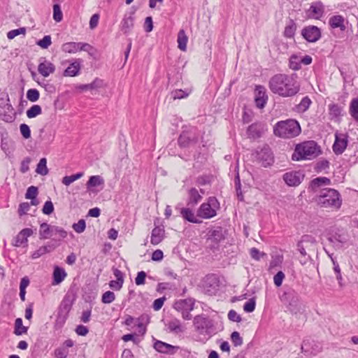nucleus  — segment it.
Listing matches in <instances>:
<instances>
[{
	"label": "nucleus",
	"instance_id": "3",
	"mask_svg": "<svg viewBox=\"0 0 358 358\" xmlns=\"http://www.w3.org/2000/svg\"><path fill=\"white\" fill-rule=\"evenodd\" d=\"M75 301L76 296L74 294L68 292L64 295L57 310L56 319L54 323L55 330H59L64 327Z\"/></svg>",
	"mask_w": 358,
	"mask_h": 358
},
{
	"label": "nucleus",
	"instance_id": "12",
	"mask_svg": "<svg viewBox=\"0 0 358 358\" xmlns=\"http://www.w3.org/2000/svg\"><path fill=\"white\" fill-rule=\"evenodd\" d=\"M301 36L309 43H315L322 36L321 29L315 25L304 27L301 30Z\"/></svg>",
	"mask_w": 358,
	"mask_h": 358
},
{
	"label": "nucleus",
	"instance_id": "5",
	"mask_svg": "<svg viewBox=\"0 0 358 358\" xmlns=\"http://www.w3.org/2000/svg\"><path fill=\"white\" fill-rule=\"evenodd\" d=\"M194 327L196 331L204 336L201 339L203 343L207 341L213 335L216 334V329L214 322L208 317L203 315H199L194 317L193 321Z\"/></svg>",
	"mask_w": 358,
	"mask_h": 358
},
{
	"label": "nucleus",
	"instance_id": "4",
	"mask_svg": "<svg viewBox=\"0 0 358 358\" xmlns=\"http://www.w3.org/2000/svg\"><path fill=\"white\" fill-rule=\"evenodd\" d=\"M301 133L299 123L293 119L278 121L273 126V134L282 138H292Z\"/></svg>",
	"mask_w": 358,
	"mask_h": 358
},
{
	"label": "nucleus",
	"instance_id": "28",
	"mask_svg": "<svg viewBox=\"0 0 358 358\" xmlns=\"http://www.w3.org/2000/svg\"><path fill=\"white\" fill-rule=\"evenodd\" d=\"M201 199L202 196L195 187H192L188 190L187 206L193 207L197 205Z\"/></svg>",
	"mask_w": 358,
	"mask_h": 358
},
{
	"label": "nucleus",
	"instance_id": "52",
	"mask_svg": "<svg viewBox=\"0 0 358 358\" xmlns=\"http://www.w3.org/2000/svg\"><path fill=\"white\" fill-rule=\"evenodd\" d=\"M40 97V93L36 89H29L27 92V98L31 102H36Z\"/></svg>",
	"mask_w": 358,
	"mask_h": 358
},
{
	"label": "nucleus",
	"instance_id": "21",
	"mask_svg": "<svg viewBox=\"0 0 358 358\" xmlns=\"http://www.w3.org/2000/svg\"><path fill=\"white\" fill-rule=\"evenodd\" d=\"M74 345V342L71 339L66 340L62 345L56 348L54 352L56 358H66L69 354V348Z\"/></svg>",
	"mask_w": 358,
	"mask_h": 358
},
{
	"label": "nucleus",
	"instance_id": "10",
	"mask_svg": "<svg viewBox=\"0 0 358 358\" xmlns=\"http://www.w3.org/2000/svg\"><path fill=\"white\" fill-rule=\"evenodd\" d=\"M62 50L66 53L73 54L76 53L78 51H85L87 52L90 55H92V51L94 48L87 43H82V42H67L64 43L61 48Z\"/></svg>",
	"mask_w": 358,
	"mask_h": 358
},
{
	"label": "nucleus",
	"instance_id": "25",
	"mask_svg": "<svg viewBox=\"0 0 358 358\" xmlns=\"http://www.w3.org/2000/svg\"><path fill=\"white\" fill-rule=\"evenodd\" d=\"M194 299L187 298L185 299H180L174 303L173 308L178 310H192L194 307Z\"/></svg>",
	"mask_w": 358,
	"mask_h": 358
},
{
	"label": "nucleus",
	"instance_id": "24",
	"mask_svg": "<svg viewBox=\"0 0 358 358\" xmlns=\"http://www.w3.org/2000/svg\"><path fill=\"white\" fill-rule=\"evenodd\" d=\"M113 271L116 280H110L109 287L114 290L119 291L122 289L124 283V274L120 270L116 268H113Z\"/></svg>",
	"mask_w": 358,
	"mask_h": 358
},
{
	"label": "nucleus",
	"instance_id": "63",
	"mask_svg": "<svg viewBox=\"0 0 358 358\" xmlns=\"http://www.w3.org/2000/svg\"><path fill=\"white\" fill-rule=\"evenodd\" d=\"M38 194V187L35 186H30L27 189L25 198L27 199H34Z\"/></svg>",
	"mask_w": 358,
	"mask_h": 358
},
{
	"label": "nucleus",
	"instance_id": "36",
	"mask_svg": "<svg viewBox=\"0 0 358 358\" xmlns=\"http://www.w3.org/2000/svg\"><path fill=\"white\" fill-rule=\"evenodd\" d=\"M104 180L100 176H92L90 177L88 181L87 182L86 186L87 189L89 191L94 192L92 188L94 187H98L100 185H103Z\"/></svg>",
	"mask_w": 358,
	"mask_h": 358
},
{
	"label": "nucleus",
	"instance_id": "18",
	"mask_svg": "<svg viewBox=\"0 0 358 358\" xmlns=\"http://www.w3.org/2000/svg\"><path fill=\"white\" fill-rule=\"evenodd\" d=\"M55 71V65L48 61L45 57H41L39 58V64L38 66V73L44 77L49 76Z\"/></svg>",
	"mask_w": 358,
	"mask_h": 358
},
{
	"label": "nucleus",
	"instance_id": "11",
	"mask_svg": "<svg viewBox=\"0 0 358 358\" xmlns=\"http://www.w3.org/2000/svg\"><path fill=\"white\" fill-rule=\"evenodd\" d=\"M256 158L264 167H268L274 162L273 152L267 145L256 150Z\"/></svg>",
	"mask_w": 358,
	"mask_h": 358
},
{
	"label": "nucleus",
	"instance_id": "33",
	"mask_svg": "<svg viewBox=\"0 0 358 358\" xmlns=\"http://www.w3.org/2000/svg\"><path fill=\"white\" fill-rule=\"evenodd\" d=\"M309 16L314 19H320L324 13V7L320 2L313 3L309 10Z\"/></svg>",
	"mask_w": 358,
	"mask_h": 358
},
{
	"label": "nucleus",
	"instance_id": "19",
	"mask_svg": "<svg viewBox=\"0 0 358 358\" xmlns=\"http://www.w3.org/2000/svg\"><path fill=\"white\" fill-rule=\"evenodd\" d=\"M255 91V105L258 108L262 109L265 107L268 101V95L266 94V89L262 85H257L256 86Z\"/></svg>",
	"mask_w": 358,
	"mask_h": 358
},
{
	"label": "nucleus",
	"instance_id": "23",
	"mask_svg": "<svg viewBox=\"0 0 358 358\" xmlns=\"http://www.w3.org/2000/svg\"><path fill=\"white\" fill-rule=\"evenodd\" d=\"M154 348L159 352L174 354L179 349L178 346H173L161 341H156L153 345Z\"/></svg>",
	"mask_w": 358,
	"mask_h": 358
},
{
	"label": "nucleus",
	"instance_id": "8",
	"mask_svg": "<svg viewBox=\"0 0 358 358\" xmlns=\"http://www.w3.org/2000/svg\"><path fill=\"white\" fill-rule=\"evenodd\" d=\"M220 203L215 196H210L207 202L203 203L197 210L196 216L202 219H210L217 215Z\"/></svg>",
	"mask_w": 358,
	"mask_h": 358
},
{
	"label": "nucleus",
	"instance_id": "54",
	"mask_svg": "<svg viewBox=\"0 0 358 358\" xmlns=\"http://www.w3.org/2000/svg\"><path fill=\"white\" fill-rule=\"evenodd\" d=\"M52 43L51 36L50 35L45 36L42 39L38 40L36 44L43 49H47Z\"/></svg>",
	"mask_w": 358,
	"mask_h": 358
},
{
	"label": "nucleus",
	"instance_id": "35",
	"mask_svg": "<svg viewBox=\"0 0 358 358\" xmlns=\"http://www.w3.org/2000/svg\"><path fill=\"white\" fill-rule=\"evenodd\" d=\"M66 275L67 274L63 268L58 266H55L53 271L52 285H55L60 284L64 280Z\"/></svg>",
	"mask_w": 358,
	"mask_h": 358
},
{
	"label": "nucleus",
	"instance_id": "37",
	"mask_svg": "<svg viewBox=\"0 0 358 358\" xmlns=\"http://www.w3.org/2000/svg\"><path fill=\"white\" fill-rule=\"evenodd\" d=\"M296 27L297 26L296 22L293 20L290 19L288 24H287L285 27L283 36L287 38H294Z\"/></svg>",
	"mask_w": 358,
	"mask_h": 358
},
{
	"label": "nucleus",
	"instance_id": "16",
	"mask_svg": "<svg viewBox=\"0 0 358 358\" xmlns=\"http://www.w3.org/2000/svg\"><path fill=\"white\" fill-rule=\"evenodd\" d=\"M195 129H191L189 131H182L180 135L178 143L180 147L187 148L192 143H196L199 137L194 132Z\"/></svg>",
	"mask_w": 358,
	"mask_h": 358
},
{
	"label": "nucleus",
	"instance_id": "50",
	"mask_svg": "<svg viewBox=\"0 0 358 358\" xmlns=\"http://www.w3.org/2000/svg\"><path fill=\"white\" fill-rule=\"evenodd\" d=\"M329 115L333 117H338L341 115L342 108L336 103L329 105Z\"/></svg>",
	"mask_w": 358,
	"mask_h": 358
},
{
	"label": "nucleus",
	"instance_id": "56",
	"mask_svg": "<svg viewBox=\"0 0 358 358\" xmlns=\"http://www.w3.org/2000/svg\"><path fill=\"white\" fill-rule=\"evenodd\" d=\"M256 301L255 298L250 299L243 306V310L246 313H252L255 310Z\"/></svg>",
	"mask_w": 358,
	"mask_h": 358
},
{
	"label": "nucleus",
	"instance_id": "64",
	"mask_svg": "<svg viewBox=\"0 0 358 358\" xmlns=\"http://www.w3.org/2000/svg\"><path fill=\"white\" fill-rule=\"evenodd\" d=\"M20 131L22 136L24 138L27 139L31 137V130H30L29 127L27 124H26L24 123L21 124L20 126Z\"/></svg>",
	"mask_w": 358,
	"mask_h": 358
},
{
	"label": "nucleus",
	"instance_id": "40",
	"mask_svg": "<svg viewBox=\"0 0 358 358\" xmlns=\"http://www.w3.org/2000/svg\"><path fill=\"white\" fill-rule=\"evenodd\" d=\"M168 329L169 331L174 334H180L183 332L184 329L180 320L174 319L171 320L168 324Z\"/></svg>",
	"mask_w": 358,
	"mask_h": 358
},
{
	"label": "nucleus",
	"instance_id": "47",
	"mask_svg": "<svg viewBox=\"0 0 358 358\" xmlns=\"http://www.w3.org/2000/svg\"><path fill=\"white\" fill-rule=\"evenodd\" d=\"M83 176V172H79L71 176H66L62 178V183L66 186H69L76 180L80 179Z\"/></svg>",
	"mask_w": 358,
	"mask_h": 358
},
{
	"label": "nucleus",
	"instance_id": "45",
	"mask_svg": "<svg viewBox=\"0 0 358 358\" xmlns=\"http://www.w3.org/2000/svg\"><path fill=\"white\" fill-rule=\"evenodd\" d=\"M329 256L330 257L331 261H332V263H333V265H334V271L336 273V279L338 282V284L340 286H343V278H342V275H341V268H340V266H339V264L337 262L336 260H335L333 257H332V255H329Z\"/></svg>",
	"mask_w": 358,
	"mask_h": 358
},
{
	"label": "nucleus",
	"instance_id": "38",
	"mask_svg": "<svg viewBox=\"0 0 358 358\" xmlns=\"http://www.w3.org/2000/svg\"><path fill=\"white\" fill-rule=\"evenodd\" d=\"M55 246L53 244H47L45 245L40 247L37 250L34 251L31 255L33 259H37L41 256L49 253L54 250Z\"/></svg>",
	"mask_w": 358,
	"mask_h": 358
},
{
	"label": "nucleus",
	"instance_id": "44",
	"mask_svg": "<svg viewBox=\"0 0 358 358\" xmlns=\"http://www.w3.org/2000/svg\"><path fill=\"white\" fill-rule=\"evenodd\" d=\"M349 113L352 117L358 122V96L352 99L350 103Z\"/></svg>",
	"mask_w": 358,
	"mask_h": 358
},
{
	"label": "nucleus",
	"instance_id": "7",
	"mask_svg": "<svg viewBox=\"0 0 358 358\" xmlns=\"http://www.w3.org/2000/svg\"><path fill=\"white\" fill-rule=\"evenodd\" d=\"M280 299L292 314L300 313L301 310L300 296L294 289L289 287L285 290L280 296Z\"/></svg>",
	"mask_w": 358,
	"mask_h": 358
},
{
	"label": "nucleus",
	"instance_id": "42",
	"mask_svg": "<svg viewBox=\"0 0 358 358\" xmlns=\"http://www.w3.org/2000/svg\"><path fill=\"white\" fill-rule=\"evenodd\" d=\"M27 331L28 327L23 326L22 318H17L15 321V328L13 333L16 336H21L24 334H27Z\"/></svg>",
	"mask_w": 358,
	"mask_h": 358
},
{
	"label": "nucleus",
	"instance_id": "22",
	"mask_svg": "<svg viewBox=\"0 0 358 358\" xmlns=\"http://www.w3.org/2000/svg\"><path fill=\"white\" fill-rule=\"evenodd\" d=\"M225 231L222 227H215L208 232V239L218 243L225 238Z\"/></svg>",
	"mask_w": 358,
	"mask_h": 358
},
{
	"label": "nucleus",
	"instance_id": "61",
	"mask_svg": "<svg viewBox=\"0 0 358 358\" xmlns=\"http://www.w3.org/2000/svg\"><path fill=\"white\" fill-rule=\"evenodd\" d=\"M329 162L327 159H322V160H320L317 162V164L315 166V170L317 172H320V171L329 168Z\"/></svg>",
	"mask_w": 358,
	"mask_h": 358
},
{
	"label": "nucleus",
	"instance_id": "13",
	"mask_svg": "<svg viewBox=\"0 0 358 358\" xmlns=\"http://www.w3.org/2000/svg\"><path fill=\"white\" fill-rule=\"evenodd\" d=\"M348 143V134L338 133L335 134V141L332 146L333 152L336 155H340L344 152Z\"/></svg>",
	"mask_w": 358,
	"mask_h": 358
},
{
	"label": "nucleus",
	"instance_id": "26",
	"mask_svg": "<svg viewBox=\"0 0 358 358\" xmlns=\"http://www.w3.org/2000/svg\"><path fill=\"white\" fill-rule=\"evenodd\" d=\"M33 233L31 229L25 228L21 230L15 238V243L13 245L20 247L23 244H26L28 242L27 238L29 237Z\"/></svg>",
	"mask_w": 358,
	"mask_h": 358
},
{
	"label": "nucleus",
	"instance_id": "55",
	"mask_svg": "<svg viewBox=\"0 0 358 358\" xmlns=\"http://www.w3.org/2000/svg\"><path fill=\"white\" fill-rule=\"evenodd\" d=\"M283 259L284 257L282 255H277L272 257V259L270 262V268L280 266L283 262Z\"/></svg>",
	"mask_w": 358,
	"mask_h": 358
},
{
	"label": "nucleus",
	"instance_id": "34",
	"mask_svg": "<svg viewBox=\"0 0 358 358\" xmlns=\"http://www.w3.org/2000/svg\"><path fill=\"white\" fill-rule=\"evenodd\" d=\"M312 101L308 96H306L302 98L300 103L295 105L293 110L298 113H303L308 110Z\"/></svg>",
	"mask_w": 358,
	"mask_h": 358
},
{
	"label": "nucleus",
	"instance_id": "60",
	"mask_svg": "<svg viewBox=\"0 0 358 358\" xmlns=\"http://www.w3.org/2000/svg\"><path fill=\"white\" fill-rule=\"evenodd\" d=\"M231 339L234 346H241L243 344V338L238 331H234L231 334Z\"/></svg>",
	"mask_w": 358,
	"mask_h": 358
},
{
	"label": "nucleus",
	"instance_id": "53",
	"mask_svg": "<svg viewBox=\"0 0 358 358\" xmlns=\"http://www.w3.org/2000/svg\"><path fill=\"white\" fill-rule=\"evenodd\" d=\"M115 299V295L114 292L111 291H107L102 294L101 302L103 303H110Z\"/></svg>",
	"mask_w": 358,
	"mask_h": 358
},
{
	"label": "nucleus",
	"instance_id": "31",
	"mask_svg": "<svg viewBox=\"0 0 358 358\" xmlns=\"http://www.w3.org/2000/svg\"><path fill=\"white\" fill-rule=\"evenodd\" d=\"M80 59L75 60L64 71V76L73 77L78 75L80 70Z\"/></svg>",
	"mask_w": 358,
	"mask_h": 358
},
{
	"label": "nucleus",
	"instance_id": "48",
	"mask_svg": "<svg viewBox=\"0 0 358 358\" xmlns=\"http://www.w3.org/2000/svg\"><path fill=\"white\" fill-rule=\"evenodd\" d=\"M103 82L102 80L99 78H96L91 83L83 85V86H81V89L84 90L98 89L101 87L103 86Z\"/></svg>",
	"mask_w": 358,
	"mask_h": 358
},
{
	"label": "nucleus",
	"instance_id": "15",
	"mask_svg": "<svg viewBox=\"0 0 358 358\" xmlns=\"http://www.w3.org/2000/svg\"><path fill=\"white\" fill-rule=\"evenodd\" d=\"M266 130V126L261 122L251 124L246 129V135L250 140H256L261 138Z\"/></svg>",
	"mask_w": 358,
	"mask_h": 358
},
{
	"label": "nucleus",
	"instance_id": "9",
	"mask_svg": "<svg viewBox=\"0 0 358 358\" xmlns=\"http://www.w3.org/2000/svg\"><path fill=\"white\" fill-rule=\"evenodd\" d=\"M327 236V240L336 249L341 248L348 241L347 234L343 230L338 228L331 229Z\"/></svg>",
	"mask_w": 358,
	"mask_h": 358
},
{
	"label": "nucleus",
	"instance_id": "41",
	"mask_svg": "<svg viewBox=\"0 0 358 358\" xmlns=\"http://www.w3.org/2000/svg\"><path fill=\"white\" fill-rule=\"evenodd\" d=\"M52 232V226L46 222H43L40 225L39 237L40 239H46L50 236Z\"/></svg>",
	"mask_w": 358,
	"mask_h": 358
},
{
	"label": "nucleus",
	"instance_id": "43",
	"mask_svg": "<svg viewBox=\"0 0 358 358\" xmlns=\"http://www.w3.org/2000/svg\"><path fill=\"white\" fill-rule=\"evenodd\" d=\"M301 57L296 55H292L289 59V67L294 70L298 71L301 68Z\"/></svg>",
	"mask_w": 358,
	"mask_h": 358
},
{
	"label": "nucleus",
	"instance_id": "62",
	"mask_svg": "<svg viewBox=\"0 0 358 358\" xmlns=\"http://www.w3.org/2000/svg\"><path fill=\"white\" fill-rule=\"evenodd\" d=\"M250 255L251 257L257 261L260 260V259L264 256H266V253L263 252H260L257 248H252L250 250Z\"/></svg>",
	"mask_w": 358,
	"mask_h": 358
},
{
	"label": "nucleus",
	"instance_id": "14",
	"mask_svg": "<svg viewBox=\"0 0 358 358\" xmlns=\"http://www.w3.org/2000/svg\"><path fill=\"white\" fill-rule=\"evenodd\" d=\"M304 173L301 171H292L284 173L282 178L285 182L289 187L299 185L303 180Z\"/></svg>",
	"mask_w": 358,
	"mask_h": 358
},
{
	"label": "nucleus",
	"instance_id": "30",
	"mask_svg": "<svg viewBox=\"0 0 358 358\" xmlns=\"http://www.w3.org/2000/svg\"><path fill=\"white\" fill-rule=\"evenodd\" d=\"M345 19L342 15H333L329 20V24L333 29L338 28L341 31H345L346 27L345 25Z\"/></svg>",
	"mask_w": 358,
	"mask_h": 358
},
{
	"label": "nucleus",
	"instance_id": "39",
	"mask_svg": "<svg viewBox=\"0 0 358 358\" xmlns=\"http://www.w3.org/2000/svg\"><path fill=\"white\" fill-rule=\"evenodd\" d=\"M188 38L184 29H180L178 33V47L182 51H185L187 49Z\"/></svg>",
	"mask_w": 358,
	"mask_h": 358
},
{
	"label": "nucleus",
	"instance_id": "1",
	"mask_svg": "<svg viewBox=\"0 0 358 358\" xmlns=\"http://www.w3.org/2000/svg\"><path fill=\"white\" fill-rule=\"evenodd\" d=\"M270 90L282 97H292L300 90L299 83L292 77L283 73L272 76L268 83Z\"/></svg>",
	"mask_w": 358,
	"mask_h": 358
},
{
	"label": "nucleus",
	"instance_id": "20",
	"mask_svg": "<svg viewBox=\"0 0 358 358\" xmlns=\"http://www.w3.org/2000/svg\"><path fill=\"white\" fill-rule=\"evenodd\" d=\"M0 118L6 122H12L15 120V115L11 104L6 103L2 106H0Z\"/></svg>",
	"mask_w": 358,
	"mask_h": 358
},
{
	"label": "nucleus",
	"instance_id": "57",
	"mask_svg": "<svg viewBox=\"0 0 358 358\" xmlns=\"http://www.w3.org/2000/svg\"><path fill=\"white\" fill-rule=\"evenodd\" d=\"M26 33L25 27H20L19 29H13L7 33V37L8 39H13L15 36L20 34H24Z\"/></svg>",
	"mask_w": 358,
	"mask_h": 358
},
{
	"label": "nucleus",
	"instance_id": "58",
	"mask_svg": "<svg viewBox=\"0 0 358 358\" xmlns=\"http://www.w3.org/2000/svg\"><path fill=\"white\" fill-rule=\"evenodd\" d=\"M72 227L73 230L78 234L83 232L86 227V223L85 220H80L77 223H74Z\"/></svg>",
	"mask_w": 358,
	"mask_h": 358
},
{
	"label": "nucleus",
	"instance_id": "32",
	"mask_svg": "<svg viewBox=\"0 0 358 358\" xmlns=\"http://www.w3.org/2000/svg\"><path fill=\"white\" fill-rule=\"evenodd\" d=\"M330 184L331 180L329 178L327 177H318L310 181L309 189L313 192H316L321 186L329 185Z\"/></svg>",
	"mask_w": 358,
	"mask_h": 358
},
{
	"label": "nucleus",
	"instance_id": "49",
	"mask_svg": "<svg viewBox=\"0 0 358 358\" xmlns=\"http://www.w3.org/2000/svg\"><path fill=\"white\" fill-rule=\"evenodd\" d=\"M26 113L29 118H34L42 113V108L39 105H33Z\"/></svg>",
	"mask_w": 358,
	"mask_h": 358
},
{
	"label": "nucleus",
	"instance_id": "2",
	"mask_svg": "<svg viewBox=\"0 0 358 358\" xmlns=\"http://www.w3.org/2000/svg\"><path fill=\"white\" fill-rule=\"evenodd\" d=\"M321 153L320 146L314 141L297 144L292 155L293 161L307 160L315 158Z\"/></svg>",
	"mask_w": 358,
	"mask_h": 358
},
{
	"label": "nucleus",
	"instance_id": "17",
	"mask_svg": "<svg viewBox=\"0 0 358 358\" xmlns=\"http://www.w3.org/2000/svg\"><path fill=\"white\" fill-rule=\"evenodd\" d=\"M134 12L126 13L120 23V29L126 35L129 34L134 26Z\"/></svg>",
	"mask_w": 358,
	"mask_h": 358
},
{
	"label": "nucleus",
	"instance_id": "59",
	"mask_svg": "<svg viewBox=\"0 0 358 358\" xmlns=\"http://www.w3.org/2000/svg\"><path fill=\"white\" fill-rule=\"evenodd\" d=\"M30 204L29 202H22L20 203L17 213L20 217H22L24 215H26L27 212L30 210Z\"/></svg>",
	"mask_w": 358,
	"mask_h": 358
},
{
	"label": "nucleus",
	"instance_id": "46",
	"mask_svg": "<svg viewBox=\"0 0 358 358\" xmlns=\"http://www.w3.org/2000/svg\"><path fill=\"white\" fill-rule=\"evenodd\" d=\"M47 160L45 158H41L37 164L36 172L41 176H45L48 173V169L46 166Z\"/></svg>",
	"mask_w": 358,
	"mask_h": 358
},
{
	"label": "nucleus",
	"instance_id": "51",
	"mask_svg": "<svg viewBox=\"0 0 358 358\" xmlns=\"http://www.w3.org/2000/svg\"><path fill=\"white\" fill-rule=\"evenodd\" d=\"M53 19L57 22H61L63 19L61 7L58 3H55L53 5Z\"/></svg>",
	"mask_w": 358,
	"mask_h": 358
},
{
	"label": "nucleus",
	"instance_id": "29",
	"mask_svg": "<svg viewBox=\"0 0 358 358\" xmlns=\"http://www.w3.org/2000/svg\"><path fill=\"white\" fill-rule=\"evenodd\" d=\"M164 229L159 227H155L151 233L150 243L154 245H158L164 238Z\"/></svg>",
	"mask_w": 358,
	"mask_h": 358
},
{
	"label": "nucleus",
	"instance_id": "6",
	"mask_svg": "<svg viewBox=\"0 0 358 358\" xmlns=\"http://www.w3.org/2000/svg\"><path fill=\"white\" fill-rule=\"evenodd\" d=\"M318 204L323 208L339 209L342 205L340 193L332 188H324L320 191L317 196Z\"/></svg>",
	"mask_w": 358,
	"mask_h": 358
},
{
	"label": "nucleus",
	"instance_id": "27",
	"mask_svg": "<svg viewBox=\"0 0 358 358\" xmlns=\"http://www.w3.org/2000/svg\"><path fill=\"white\" fill-rule=\"evenodd\" d=\"M180 215L182 217L191 223L200 224L201 220L198 219L195 215L194 213L189 208H182L180 210Z\"/></svg>",
	"mask_w": 358,
	"mask_h": 358
}]
</instances>
